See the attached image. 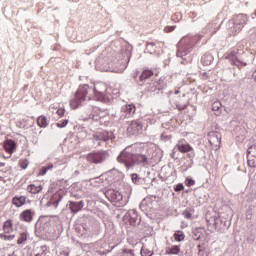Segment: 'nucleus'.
Masks as SVG:
<instances>
[{"instance_id":"c9c22d12","label":"nucleus","mask_w":256,"mask_h":256,"mask_svg":"<svg viewBox=\"0 0 256 256\" xmlns=\"http://www.w3.org/2000/svg\"><path fill=\"white\" fill-rule=\"evenodd\" d=\"M247 156L256 157V146H251L247 150Z\"/></svg>"},{"instance_id":"9b49d317","label":"nucleus","mask_w":256,"mask_h":256,"mask_svg":"<svg viewBox=\"0 0 256 256\" xmlns=\"http://www.w3.org/2000/svg\"><path fill=\"white\" fill-rule=\"evenodd\" d=\"M63 190H59L58 192L54 193L53 196L50 199V205H53L55 209H57L59 203L61 202V199L64 197Z\"/></svg>"},{"instance_id":"603ef678","label":"nucleus","mask_w":256,"mask_h":256,"mask_svg":"<svg viewBox=\"0 0 256 256\" xmlns=\"http://www.w3.org/2000/svg\"><path fill=\"white\" fill-rule=\"evenodd\" d=\"M127 217H129V216H125L126 219H127Z\"/></svg>"},{"instance_id":"f704fd0d","label":"nucleus","mask_w":256,"mask_h":256,"mask_svg":"<svg viewBox=\"0 0 256 256\" xmlns=\"http://www.w3.org/2000/svg\"><path fill=\"white\" fill-rule=\"evenodd\" d=\"M194 212H195L194 209L185 210L183 212V216L185 217V219H191V217H193Z\"/></svg>"},{"instance_id":"c85d7f7f","label":"nucleus","mask_w":256,"mask_h":256,"mask_svg":"<svg viewBox=\"0 0 256 256\" xmlns=\"http://www.w3.org/2000/svg\"><path fill=\"white\" fill-rule=\"evenodd\" d=\"M203 65H211V62L213 61V56L209 55V54H205L202 56L201 59Z\"/></svg>"},{"instance_id":"412c9836","label":"nucleus","mask_w":256,"mask_h":256,"mask_svg":"<svg viewBox=\"0 0 256 256\" xmlns=\"http://www.w3.org/2000/svg\"><path fill=\"white\" fill-rule=\"evenodd\" d=\"M37 125L41 127V129H45L49 127V122L47 121V117L45 115H41L37 118Z\"/></svg>"},{"instance_id":"aec40b11","label":"nucleus","mask_w":256,"mask_h":256,"mask_svg":"<svg viewBox=\"0 0 256 256\" xmlns=\"http://www.w3.org/2000/svg\"><path fill=\"white\" fill-rule=\"evenodd\" d=\"M69 209L72 213H79L83 209V202H70Z\"/></svg>"},{"instance_id":"ddd939ff","label":"nucleus","mask_w":256,"mask_h":256,"mask_svg":"<svg viewBox=\"0 0 256 256\" xmlns=\"http://www.w3.org/2000/svg\"><path fill=\"white\" fill-rule=\"evenodd\" d=\"M106 195L111 199V201H114L115 203L123 201V195L117 190H108Z\"/></svg>"},{"instance_id":"e433bc0d","label":"nucleus","mask_w":256,"mask_h":256,"mask_svg":"<svg viewBox=\"0 0 256 256\" xmlns=\"http://www.w3.org/2000/svg\"><path fill=\"white\" fill-rule=\"evenodd\" d=\"M67 125H69V120L65 119V120L58 122L56 124V127H58L59 129H63V127H67Z\"/></svg>"},{"instance_id":"f3484780","label":"nucleus","mask_w":256,"mask_h":256,"mask_svg":"<svg viewBox=\"0 0 256 256\" xmlns=\"http://www.w3.org/2000/svg\"><path fill=\"white\" fill-rule=\"evenodd\" d=\"M12 203L15 207H23L27 203V196H15Z\"/></svg>"},{"instance_id":"5701e85b","label":"nucleus","mask_w":256,"mask_h":256,"mask_svg":"<svg viewBox=\"0 0 256 256\" xmlns=\"http://www.w3.org/2000/svg\"><path fill=\"white\" fill-rule=\"evenodd\" d=\"M153 75H154L153 70L144 69L143 72L141 73L139 79H140V81H147V79H151V77H153Z\"/></svg>"},{"instance_id":"423d86ee","label":"nucleus","mask_w":256,"mask_h":256,"mask_svg":"<svg viewBox=\"0 0 256 256\" xmlns=\"http://www.w3.org/2000/svg\"><path fill=\"white\" fill-rule=\"evenodd\" d=\"M88 163H103L107 159V152L105 151H97L91 152L86 156Z\"/></svg>"},{"instance_id":"58836bf2","label":"nucleus","mask_w":256,"mask_h":256,"mask_svg":"<svg viewBox=\"0 0 256 256\" xmlns=\"http://www.w3.org/2000/svg\"><path fill=\"white\" fill-rule=\"evenodd\" d=\"M193 185H195V180L191 179V178H187L185 180V186L186 187H193Z\"/></svg>"},{"instance_id":"79ce46f5","label":"nucleus","mask_w":256,"mask_h":256,"mask_svg":"<svg viewBox=\"0 0 256 256\" xmlns=\"http://www.w3.org/2000/svg\"><path fill=\"white\" fill-rule=\"evenodd\" d=\"M137 218H130V225H136Z\"/></svg>"},{"instance_id":"393cba45","label":"nucleus","mask_w":256,"mask_h":256,"mask_svg":"<svg viewBox=\"0 0 256 256\" xmlns=\"http://www.w3.org/2000/svg\"><path fill=\"white\" fill-rule=\"evenodd\" d=\"M245 23V16L239 15L236 17V27H238V33L241 31V29H243V27H245Z\"/></svg>"},{"instance_id":"4c0bfd02","label":"nucleus","mask_w":256,"mask_h":256,"mask_svg":"<svg viewBox=\"0 0 256 256\" xmlns=\"http://www.w3.org/2000/svg\"><path fill=\"white\" fill-rule=\"evenodd\" d=\"M152 255H153V251H151L145 247H142L141 256H152Z\"/></svg>"},{"instance_id":"a211bd4d","label":"nucleus","mask_w":256,"mask_h":256,"mask_svg":"<svg viewBox=\"0 0 256 256\" xmlns=\"http://www.w3.org/2000/svg\"><path fill=\"white\" fill-rule=\"evenodd\" d=\"M122 113H126V115H135V111H137V108L134 104H126L122 106L121 108Z\"/></svg>"},{"instance_id":"c756f323","label":"nucleus","mask_w":256,"mask_h":256,"mask_svg":"<svg viewBox=\"0 0 256 256\" xmlns=\"http://www.w3.org/2000/svg\"><path fill=\"white\" fill-rule=\"evenodd\" d=\"M0 239L2 241H13V239H15V234L9 235V233H1Z\"/></svg>"},{"instance_id":"c03bdc74","label":"nucleus","mask_w":256,"mask_h":256,"mask_svg":"<svg viewBox=\"0 0 256 256\" xmlns=\"http://www.w3.org/2000/svg\"><path fill=\"white\" fill-rule=\"evenodd\" d=\"M137 177H138L137 174H133L132 175V181H134V182L137 181Z\"/></svg>"},{"instance_id":"ea45409f","label":"nucleus","mask_w":256,"mask_h":256,"mask_svg":"<svg viewBox=\"0 0 256 256\" xmlns=\"http://www.w3.org/2000/svg\"><path fill=\"white\" fill-rule=\"evenodd\" d=\"M185 189V186H183L182 183H179L175 188L174 191L179 192V191H183Z\"/></svg>"},{"instance_id":"dca6fc26","label":"nucleus","mask_w":256,"mask_h":256,"mask_svg":"<svg viewBox=\"0 0 256 256\" xmlns=\"http://www.w3.org/2000/svg\"><path fill=\"white\" fill-rule=\"evenodd\" d=\"M28 193H31L32 195H37L38 193H41L43 191V185L40 183H34L27 186Z\"/></svg>"},{"instance_id":"f03ea898","label":"nucleus","mask_w":256,"mask_h":256,"mask_svg":"<svg viewBox=\"0 0 256 256\" xmlns=\"http://www.w3.org/2000/svg\"><path fill=\"white\" fill-rule=\"evenodd\" d=\"M245 46L242 43L237 44L236 49L232 50L231 52H228L226 54V59H229V61L232 63V65H235L236 67H245L247 63L239 60L238 55H241V53H244Z\"/></svg>"},{"instance_id":"a18cd8bd","label":"nucleus","mask_w":256,"mask_h":256,"mask_svg":"<svg viewBox=\"0 0 256 256\" xmlns=\"http://www.w3.org/2000/svg\"><path fill=\"white\" fill-rule=\"evenodd\" d=\"M0 167H5V163L4 162H0Z\"/></svg>"},{"instance_id":"8fccbe9b","label":"nucleus","mask_w":256,"mask_h":256,"mask_svg":"<svg viewBox=\"0 0 256 256\" xmlns=\"http://www.w3.org/2000/svg\"><path fill=\"white\" fill-rule=\"evenodd\" d=\"M161 81H163V79H160V80H159V83H161Z\"/></svg>"},{"instance_id":"473e14b6","label":"nucleus","mask_w":256,"mask_h":256,"mask_svg":"<svg viewBox=\"0 0 256 256\" xmlns=\"http://www.w3.org/2000/svg\"><path fill=\"white\" fill-rule=\"evenodd\" d=\"M248 166L255 168L256 167V157L255 156H247Z\"/></svg>"},{"instance_id":"a19ab883","label":"nucleus","mask_w":256,"mask_h":256,"mask_svg":"<svg viewBox=\"0 0 256 256\" xmlns=\"http://www.w3.org/2000/svg\"><path fill=\"white\" fill-rule=\"evenodd\" d=\"M56 113L58 116L64 117L65 116V108H59Z\"/></svg>"},{"instance_id":"7ed1b4c3","label":"nucleus","mask_w":256,"mask_h":256,"mask_svg":"<svg viewBox=\"0 0 256 256\" xmlns=\"http://www.w3.org/2000/svg\"><path fill=\"white\" fill-rule=\"evenodd\" d=\"M126 133L127 135H140L143 133V122L140 120H131L126 122Z\"/></svg>"},{"instance_id":"cd10ccee","label":"nucleus","mask_w":256,"mask_h":256,"mask_svg":"<svg viewBox=\"0 0 256 256\" xmlns=\"http://www.w3.org/2000/svg\"><path fill=\"white\" fill-rule=\"evenodd\" d=\"M212 111H214L215 115H220L221 114V102L215 101L212 103Z\"/></svg>"},{"instance_id":"9d476101","label":"nucleus","mask_w":256,"mask_h":256,"mask_svg":"<svg viewBox=\"0 0 256 256\" xmlns=\"http://www.w3.org/2000/svg\"><path fill=\"white\" fill-rule=\"evenodd\" d=\"M143 151H145L144 147L138 148L139 153L134 154V164L139 163L141 165L147 163L148 158L147 155L143 154Z\"/></svg>"},{"instance_id":"49530a36","label":"nucleus","mask_w":256,"mask_h":256,"mask_svg":"<svg viewBox=\"0 0 256 256\" xmlns=\"http://www.w3.org/2000/svg\"><path fill=\"white\" fill-rule=\"evenodd\" d=\"M188 43H193V40H188Z\"/></svg>"},{"instance_id":"20e7f679","label":"nucleus","mask_w":256,"mask_h":256,"mask_svg":"<svg viewBox=\"0 0 256 256\" xmlns=\"http://www.w3.org/2000/svg\"><path fill=\"white\" fill-rule=\"evenodd\" d=\"M118 162L124 163L127 169H129V167H133L135 165V154H132L125 149L118 156Z\"/></svg>"},{"instance_id":"864d4df0","label":"nucleus","mask_w":256,"mask_h":256,"mask_svg":"<svg viewBox=\"0 0 256 256\" xmlns=\"http://www.w3.org/2000/svg\"><path fill=\"white\" fill-rule=\"evenodd\" d=\"M36 256H39V254H37Z\"/></svg>"},{"instance_id":"f257e3e1","label":"nucleus","mask_w":256,"mask_h":256,"mask_svg":"<svg viewBox=\"0 0 256 256\" xmlns=\"http://www.w3.org/2000/svg\"><path fill=\"white\" fill-rule=\"evenodd\" d=\"M91 92L97 93V88L94 87V89H92L87 84L79 86L74 97L70 100L71 109H77V107L81 106V103L87 101V99L91 100Z\"/></svg>"},{"instance_id":"de8ad7c7","label":"nucleus","mask_w":256,"mask_h":256,"mask_svg":"<svg viewBox=\"0 0 256 256\" xmlns=\"http://www.w3.org/2000/svg\"><path fill=\"white\" fill-rule=\"evenodd\" d=\"M0 181H3V177L0 176Z\"/></svg>"},{"instance_id":"72a5a7b5","label":"nucleus","mask_w":256,"mask_h":256,"mask_svg":"<svg viewBox=\"0 0 256 256\" xmlns=\"http://www.w3.org/2000/svg\"><path fill=\"white\" fill-rule=\"evenodd\" d=\"M53 169V164H49L48 166H44L41 168L39 175H45L47 171H51Z\"/></svg>"},{"instance_id":"4468645a","label":"nucleus","mask_w":256,"mask_h":256,"mask_svg":"<svg viewBox=\"0 0 256 256\" xmlns=\"http://www.w3.org/2000/svg\"><path fill=\"white\" fill-rule=\"evenodd\" d=\"M33 215H35V212L33 210H24L20 214V221H24L25 223H31L33 221Z\"/></svg>"},{"instance_id":"3c124183","label":"nucleus","mask_w":256,"mask_h":256,"mask_svg":"<svg viewBox=\"0 0 256 256\" xmlns=\"http://www.w3.org/2000/svg\"><path fill=\"white\" fill-rule=\"evenodd\" d=\"M188 157H191V154H188Z\"/></svg>"},{"instance_id":"37998d69","label":"nucleus","mask_w":256,"mask_h":256,"mask_svg":"<svg viewBox=\"0 0 256 256\" xmlns=\"http://www.w3.org/2000/svg\"><path fill=\"white\" fill-rule=\"evenodd\" d=\"M123 253H129L130 255H134V254H133V250H127V249H125V250H123Z\"/></svg>"},{"instance_id":"6ab92c4d","label":"nucleus","mask_w":256,"mask_h":256,"mask_svg":"<svg viewBox=\"0 0 256 256\" xmlns=\"http://www.w3.org/2000/svg\"><path fill=\"white\" fill-rule=\"evenodd\" d=\"M179 253H181L180 245H172L165 250V255H179Z\"/></svg>"},{"instance_id":"2eb2a0df","label":"nucleus","mask_w":256,"mask_h":256,"mask_svg":"<svg viewBox=\"0 0 256 256\" xmlns=\"http://www.w3.org/2000/svg\"><path fill=\"white\" fill-rule=\"evenodd\" d=\"M4 150L6 151V153H9V155H13L16 147H17V144L15 143L14 140L12 139H8L4 142Z\"/></svg>"},{"instance_id":"7c9ffc66","label":"nucleus","mask_w":256,"mask_h":256,"mask_svg":"<svg viewBox=\"0 0 256 256\" xmlns=\"http://www.w3.org/2000/svg\"><path fill=\"white\" fill-rule=\"evenodd\" d=\"M18 165L22 169H27V167H29V160L26 158H22L19 160Z\"/></svg>"},{"instance_id":"f8f14e48","label":"nucleus","mask_w":256,"mask_h":256,"mask_svg":"<svg viewBox=\"0 0 256 256\" xmlns=\"http://www.w3.org/2000/svg\"><path fill=\"white\" fill-rule=\"evenodd\" d=\"M105 115H107V110H102L97 106L92 108V119H94V121H99V119H103Z\"/></svg>"},{"instance_id":"6e6552de","label":"nucleus","mask_w":256,"mask_h":256,"mask_svg":"<svg viewBox=\"0 0 256 256\" xmlns=\"http://www.w3.org/2000/svg\"><path fill=\"white\" fill-rule=\"evenodd\" d=\"M109 139H111V134L107 131L98 132L92 137L93 143H97V145H101L99 141H109Z\"/></svg>"},{"instance_id":"0eeeda50","label":"nucleus","mask_w":256,"mask_h":256,"mask_svg":"<svg viewBox=\"0 0 256 256\" xmlns=\"http://www.w3.org/2000/svg\"><path fill=\"white\" fill-rule=\"evenodd\" d=\"M176 148L180 153H191L193 151V147L187 143L186 139H180L176 144Z\"/></svg>"},{"instance_id":"a878e982","label":"nucleus","mask_w":256,"mask_h":256,"mask_svg":"<svg viewBox=\"0 0 256 256\" xmlns=\"http://www.w3.org/2000/svg\"><path fill=\"white\" fill-rule=\"evenodd\" d=\"M203 233H205V228L204 227L196 228L193 231L194 239L196 241H199V239H201V237H203Z\"/></svg>"},{"instance_id":"1a4fd4ad","label":"nucleus","mask_w":256,"mask_h":256,"mask_svg":"<svg viewBox=\"0 0 256 256\" xmlns=\"http://www.w3.org/2000/svg\"><path fill=\"white\" fill-rule=\"evenodd\" d=\"M192 50H193V44L185 48V46H183V41H182L178 47L177 57H181L182 59L185 60L187 59L186 58L187 55H189V53H191Z\"/></svg>"},{"instance_id":"2f4dec72","label":"nucleus","mask_w":256,"mask_h":256,"mask_svg":"<svg viewBox=\"0 0 256 256\" xmlns=\"http://www.w3.org/2000/svg\"><path fill=\"white\" fill-rule=\"evenodd\" d=\"M28 239V235L26 232H23L20 234V237L17 240L18 245H23V243H25V241H27Z\"/></svg>"},{"instance_id":"4be33fe9","label":"nucleus","mask_w":256,"mask_h":256,"mask_svg":"<svg viewBox=\"0 0 256 256\" xmlns=\"http://www.w3.org/2000/svg\"><path fill=\"white\" fill-rule=\"evenodd\" d=\"M2 229L4 233H8V234L13 233V221H11L10 219L6 220L3 223Z\"/></svg>"},{"instance_id":"b1692460","label":"nucleus","mask_w":256,"mask_h":256,"mask_svg":"<svg viewBox=\"0 0 256 256\" xmlns=\"http://www.w3.org/2000/svg\"><path fill=\"white\" fill-rule=\"evenodd\" d=\"M176 107L178 111H184V109H187V100L185 98H178L176 101Z\"/></svg>"},{"instance_id":"39448f33","label":"nucleus","mask_w":256,"mask_h":256,"mask_svg":"<svg viewBox=\"0 0 256 256\" xmlns=\"http://www.w3.org/2000/svg\"><path fill=\"white\" fill-rule=\"evenodd\" d=\"M208 143L214 151H219L221 149V133L219 132H209L208 135Z\"/></svg>"},{"instance_id":"09e8293b","label":"nucleus","mask_w":256,"mask_h":256,"mask_svg":"<svg viewBox=\"0 0 256 256\" xmlns=\"http://www.w3.org/2000/svg\"><path fill=\"white\" fill-rule=\"evenodd\" d=\"M198 249H201V245H198Z\"/></svg>"},{"instance_id":"bb28decb","label":"nucleus","mask_w":256,"mask_h":256,"mask_svg":"<svg viewBox=\"0 0 256 256\" xmlns=\"http://www.w3.org/2000/svg\"><path fill=\"white\" fill-rule=\"evenodd\" d=\"M173 237H174V241L181 243V241H185V232L178 230L174 233Z\"/></svg>"}]
</instances>
